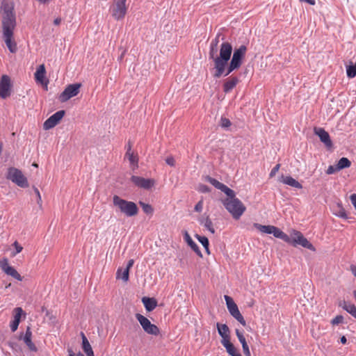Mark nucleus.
<instances>
[{
  "label": "nucleus",
  "mask_w": 356,
  "mask_h": 356,
  "mask_svg": "<svg viewBox=\"0 0 356 356\" xmlns=\"http://www.w3.org/2000/svg\"><path fill=\"white\" fill-rule=\"evenodd\" d=\"M1 16L2 39L11 53L17 50V43L14 39V30L16 26V16L14 10V3L12 1L3 0L0 8Z\"/></svg>",
  "instance_id": "f257e3e1"
},
{
  "label": "nucleus",
  "mask_w": 356,
  "mask_h": 356,
  "mask_svg": "<svg viewBox=\"0 0 356 356\" xmlns=\"http://www.w3.org/2000/svg\"><path fill=\"white\" fill-rule=\"evenodd\" d=\"M218 38L219 35H217L211 41L209 53V58L213 61L215 69L213 76L215 78H220L224 74L233 51L232 44L228 42H224L220 44V54L218 55Z\"/></svg>",
  "instance_id": "f03ea898"
},
{
  "label": "nucleus",
  "mask_w": 356,
  "mask_h": 356,
  "mask_svg": "<svg viewBox=\"0 0 356 356\" xmlns=\"http://www.w3.org/2000/svg\"><path fill=\"white\" fill-rule=\"evenodd\" d=\"M113 204L118 211L127 217L135 216L138 213V208L135 202L124 200L117 195L113 197Z\"/></svg>",
  "instance_id": "7ed1b4c3"
},
{
  "label": "nucleus",
  "mask_w": 356,
  "mask_h": 356,
  "mask_svg": "<svg viewBox=\"0 0 356 356\" xmlns=\"http://www.w3.org/2000/svg\"><path fill=\"white\" fill-rule=\"evenodd\" d=\"M227 197H228L223 201V204L226 209L232 214L233 218L238 220L245 212L246 208L242 202L236 197L234 192L233 196Z\"/></svg>",
  "instance_id": "20e7f679"
},
{
  "label": "nucleus",
  "mask_w": 356,
  "mask_h": 356,
  "mask_svg": "<svg viewBox=\"0 0 356 356\" xmlns=\"http://www.w3.org/2000/svg\"><path fill=\"white\" fill-rule=\"evenodd\" d=\"M247 47L245 45H241L238 48L234 49L230 63H227L226 66L227 68L225 76H227L233 71L240 68L245 57Z\"/></svg>",
  "instance_id": "39448f33"
},
{
  "label": "nucleus",
  "mask_w": 356,
  "mask_h": 356,
  "mask_svg": "<svg viewBox=\"0 0 356 356\" xmlns=\"http://www.w3.org/2000/svg\"><path fill=\"white\" fill-rule=\"evenodd\" d=\"M127 1V0H112L109 12L115 20H122L125 17L129 8Z\"/></svg>",
  "instance_id": "423d86ee"
},
{
  "label": "nucleus",
  "mask_w": 356,
  "mask_h": 356,
  "mask_svg": "<svg viewBox=\"0 0 356 356\" xmlns=\"http://www.w3.org/2000/svg\"><path fill=\"white\" fill-rule=\"evenodd\" d=\"M6 177L21 188H27L29 186L27 178L21 170L16 168H9L7 170Z\"/></svg>",
  "instance_id": "0eeeda50"
},
{
  "label": "nucleus",
  "mask_w": 356,
  "mask_h": 356,
  "mask_svg": "<svg viewBox=\"0 0 356 356\" xmlns=\"http://www.w3.org/2000/svg\"><path fill=\"white\" fill-rule=\"evenodd\" d=\"M288 241H284L292 244L294 246L300 245L303 248L311 250H315L313 245L303 236L300 232L293 230L291 236H288Z\"/></svg>",
  "instance_id": "6e6552de"
},
{
  "label": "nucleus",
  "mask_w": 356,
  "mask_h": 356,
  "mask_svg": "<svg viewBox=\"0 0 356 356\" xmlns=\"http://www.w3.org/2000/svg\"><path fill=\"white\" fill-rule=\"evenodd\" d=\"M253 226L262 233L272 234L276 238L283 241H288V235L273 225H262L259 223H254Z\"/></svg>",
  "instance_id": "1a4fd4ad"
},
{
  "label": "nucleus",
  "mask_w": 356,
  "mask_h": 356,
  "mask_svg": "<svg viewBox=\"0 0 356 356\" xmlns=\"http://www.w3.org/2000/svg\"><path fill=\"white\" fill-rule=\"evenodd\" d=\"M136 318L140 323L145 332L153 336H158L160 334L159 328L150 321L140 314H136Z\"/></svg>",
  "instance_id": "9d476101"
},
{
  "label": "nucleus",
  "mask_w": 356,
  "mask_h": 356,
  "mask_svg": "<svg viewBox=\"0 0 356 356\" xmlns=\"http://www.w3.org/2000/svg\"><path fill=\"white\" fill-rule=\"evenodd\" d=\"M81 87V83H74L67 86L63 92L60 95L59 99L61 102H65L70 98L76 96Z\"/></svg>",
  "instance_id": "9b49d317"
},
{
  "label": "nucleus",
  "mask_w": 356,
  "mask_h": 356,
  "mask_svg": "<svg viewBox=\"0 0 356 356\" xmlns=\"http://www.w3.org/2000/svg\"><path fill=\"white\" fill-rule=\"evenodd\" d=\"M12 83L9 76L3 74L0 79V98L6 99L11 95Z\"/></svg>",
  "instance_id": "f8f14e48"
},
{
  "label": "nucleus",
  "mask_w": 356,
  "mask_h": 356,
  "mask_svg": "<svg viewBox=\"0 0 356 356\" xmlns=\"http://www.w3.org/2000/svg\"><path fill=\"white\" fill-rule=\"evenodd\" d=\"M131 181L138 187L144 189H150L155 184V180L154 179H145L139 176H132Z\"/></svg>",
  "instance_id": "ddd939ff"
},
{
  "label": "nucleus",
  "mask_w": 356,
  "mask_h": 356,
  "mask_svg": "<svg viewBox=\"0 0 356 356\" xmlns=\"http://www.w3.org/2000/svg\"><path fill=\"white\" fill-rule=\"evenodd\" d=\"M65 114L64 110H60L53 114L46 120V129H49L56 126L63 119Z\"/></svg>",
  "instance_id": "4468645a"
},
{
  "label": "nucleus",
  "mask_w": 356,
  "mask_h": 356,
  "mask_svg": "<svg viewBox=\"0 0 356 356\" xmlns=\"http://www.w3.org/2000/svg\"><path fill=\"white\" fill-rule=\"evenodd\" d=\"M218 334L222 337L221 343L225 344L230 342V331L229 327L226 324H216Z\"/></svg>",
  "instance_id": "2eb2a0df"
},
{
  "label": "nucleus",
  "mask_w": 356,
  "mask_h": 356,
  "mask_svg": "<svg viewBox=\"0 0 356 356\" xmlns=\"http://www.w3.org/2000/svg\"><path fill=\"white\" fill-rule=\"evenodd\" d=\"M209 182L212 184L215 188L220 190L223 193H225L227 196H233L234 195V191L228 188L226 185L218 181L217 179L212 178V177H208Z\"/></svg>",
  "instance_id": "dca6fc26"
},
{
  "label": "nucleus",
  "mask_w": 356,
  "mask_h": 356,
  "mask_svg": "<svg viewBox=\"0 0 356 356\" xmlns=\"http://www.w3.org/2000/svg\"><path fill=\"white\" fill-rule=\"evenodd\" d=\"M32 332L29 327H27L24 334H22L19 339L23 340L29 349L31 351H36L37 348L31 341Z\"/></svg>",
  "instance_id": "f3484780"
},
{
  "label": "nucleus",
  "mask_w": 356,
  "mask_h": 356,
  "mask_svg": "<svg viewBox=\"0 0 356 356\" xmlns=\"http://www.w3.org/2000/svg\"><path fill=\"white\" fill-rule=\"evenodd\" d=\"M314 133L317 135L321 140L327 146L331 147L332 143L330 140L329 134L323 128H315Z\"/></svg>",
  "instance_id": "a211bd4d"
},
{
  "label": "nucleus",
  "mask_w": 356,
  "mask_h": 356,
  "mask_svg": "<svg viewBox=\"0 0 356 356\" xmlns=\"http://www.w3.org/2000/svg\"><path fill=\"white\" fill-rule=\"evenodd\" d=\"M13 314H14V319L13 321L10 323V329L13 332H15L17 330V327H18V325L20 323V319H21V317L24 314V311L22 310V309L21 307H16L14 310H13Z\"/></svg>",
  "instance_id": "6ab92c4d"
},
{
  "label": "nucleus",
  "mask_w": 356,
  "mask_h": 356,
  "mask_svg": "<svg viewBox=\"0 0 356 356\" xmlns=\"http://www.w3.org/2000/svg\"><path fill=\"white\" fill-rule=\"evenodd\" d=\"M183 236L185 242L188 244V246L200 257H202V252L198 247V245L193 241L188 232L186 230L183 231Z\"/></svg>",
  "instance_id": "aec40b11"
},
{
  "label": "nucleus",
  "mask_w": 356,
  "mask_h": 356,
  "mask_svg": "<svg viewBox=\"0 0 356 356\" xmlns=\"http://www.w3.org/2000/svg\"><path fill=\"white\" fill-rule=\"evenodd\" d=\"M227 309H228L230 314L236 320H237L243 326H245L246 325V322H245L243 316L241 314V312H240V311H239L236 304H234L233 305H232L231 307H228Z\"/></svg>",
  "instance_id": "412c9836"
},
{
  "label": "nucleus",
  "mask_w": 356,
  "mask_h": 356,
  "mask_svg": "<svg viewBox=\"0 0 356 356\" xmlns=\"http://www.w3.org/2000/svg\"><path fill=\"white\" fill-rule=\"evenodd\" d=\"M235 332H236V335L238 341H240V343L242 345L243 351L244 355L245 356H251V353H250L249 347L248 346V343L246 342L245 338L243 335V333L241 331H240L238 329H236Z\"/></svg>",
  "instance_id": "4be33fe9"
},
{
  "label": "nucleus",
  "mask_w": 356,
  "mask_h": 356,
  "mask_svg": "<svg viewBox=\"0 0 356 356\" xmlns=\"http://www.w3.org/2000/svg\"><path fill=\"white\" fill-rule=\"evenodd\" d=\"M34 79L37 84L44 86V64H41L34 74Z\"/></svg>",
  "instance_id": "5701e85b"
},
{
  "label": "nucleus",
  "mask_w": 356,
  "mask_h": 356,
  "mask_svg": "<svg viewBox=\"0 0 356 356\" xmlns=\"http://www.w3.org/2000/svg\"><path fill=\"white\" fill-rule=\"evenodd\" d=\"M280 181L296 188L300 189L302 188V184L291 176L282 175Z\"/></svg>",
  "instance_id": "b1692460"
},
{
  "label": "nucleus",
  "mask_w": 356,
  "mask_h": 356,
  "mask_svg": "<svg viewBox=\"0 0 356 356\" xmlns=\"http://www.w3.org/2000/svg\"><path fill=\"white\" fill-rule=\"evenodd\" d=\"M239 82V79L236 76H231L227 79L223 84V91L225 93L229 92Z\"/></svg>",
  "instance_id": "393cba45"
},
{
  "label": "nucleus",
  "mask_w": 356,
  "mask_h": 356,
  "mask_svg": "<svg viewBox=\"0 0 356 356\" xmlns=\"http://www.w3.org/2000/svg\"><path fill=\"white\" fill-rule=\"evenodd\" d=\"M200 223L207 228L211 234L215 233L213 222L207 215H203L199 220Z\"/></svg>",
  "instance_id": "a878e982"
},
{
  "label": "nucleus",
  "mask_w": 356,
  "mask_h": 356,
  "mask_svg": "<svg viewBox=\"0 0 356 356\" xmlns=\"http://www.w3.org/2000/svg\"><path fill=\"white\" fill-rule=\"evenodd\" d=\"M142 302L147 312H152L157 306V301L153 298L143 297Z\"/></svg>",
  "instance_id": "bb28decb"
},
{
  "label": "nucleus",
  "mask_w": 356,
  "mask_h": 356,
  "mask_svg": "<svg viewBox=\"0 0 356 356\" xmlns=\"http://www.w3.org/2000/svg\"><path fill=\"white\" fill-rule=\"evenodd\" d=\"M82 335V348L84 353L87 356H92L94 355V353L92 348L87 339L86 337L83 333H81Z\"/></svg>",
  "instance_id": "cd10ccee"
},
{
  "label": "nucleus",
  "mask_w": 356,
  "mask_h": 356,
  "mask_svg": "<svg viewBox=\"0 0 356 356\" xmlns=\"http://www.w3.org/2000/svg\"><path fill=\"white\" fill-rule=\"evenodd\" d=\"M339 306L356 318V307L355 305L343 300L339 303Z\"/></svg>",
  "instance_id": "c85d7f7f"
},
{
  "label": "nucleus",
  "mask_w": 356,
  "mask_h": 356,
  "mask_svg": "<svg viewBox=\"0 0 356 356\" xmlns=\"http://www.w3.org/2000/svg\"><path fill=\"white\" fill-rule=\"evenodd\" d=\"M125 158H127L133 170L138 168V157L134 152H126Z\"/></svg>",
  "instance_id": "c756f323"
},
{
  "label": "nucleus",
  "mask_w": 356,
  "mask_h": 356,
  "mask_svg": "<svg viewBox=\"0 0 356 356\" xmlns=\"http://www.w3.org/2000/svg\"><path fill=\"white\" fill-rule=\"evenodd\" d=\"M333 213L339 218H341L343 219L348 218V215L346 213V211L344 209V208L342 207L341 204H340V203H337L336 204V206H334Z\"/></svg>",
  "instance_id": "7c9ffc66"
},
{
  "label": "nucleus",
  "mask_w": 356,
  "mask_h": 356,
  "mask_svg": "<svg viewBox=\"0 0 356 356\" xmlns=\"http://www.w3.org/2000/svg\"><path fill=\"white\" fill-rule=\"evenodd\" d=\"M225 348L227 352L232 356H241V353H238V350L233 345V343L230 341L225 344L222 345Z\"/></svg>",
  "instance_id": "2f4dec72"
},
{
  "label": "nucleus",
  "mask_w": 356,
  "mask_h": 356,
  "mask_svg": "<svg viewBox=\"0 0 356 356\" xmlns=\"http://www.w3.org/2000/svg\"><path fill=\"white\" fill-rule=\"evenodd\" d=\"M129 271L128 269H121L119 268L116 273V278L122 279L124 282H127L129 280Z\"/></svg>",
  "instance_id": "473e14b6"
},
{
  "label": "nucleus",
  "mask_w": 356,
  "mask_h": 356,
  "mask_svg": "<svg viewBox=\"0 0 356 356\" xmlns=\"http://www.w3.org/2000/svg\"><path fill=\"white\" fill-rule=\"evenodd\" d=\"M351 165L350 161L348 160V159L346 157H343L339 159L338 163H337V169H339V170H341L343 168H349Z\"/></svg>",
  "instance_id": "72a5a7b5"
},
{
  "label": "nucleus",
  "mask_w": 356,
  "mask_h": 356,
  "mask_svg": "<svg viewBox=\"0 0 356 356\" xmlns=\"http://www.w3.org/2000/svg\"><path fill=\"white\" fill-rule=\"evenodd\" d=\"M139 205L141 207L143 212L147 215H152L154 213V208L149 204L145 203L142 201L139 202Z\"/></svg>",
  "instance_id": "f704fd0d"
},
{
  "label": "nucleus",
  "mask_w": 356,
  "mask_h": 356,
  "mask_svg": "<svg viewBox=\"0 0 356 356\" xmlns=\"http://www.w3.org/2000/svg\"><path fill=\"white\" fill-rule=\"evenodd\" d=\"M346 73L349 78H353L356 76V63H353L351 62L346 67Z\"/></svg>",
  "instance_id": "c9c22d12"
},
{
  "label": "nucleus",
  "mask_w": 356,
  "mask_h": 356,
  "mask_svg": "<svg viewBox=\"0 0 356 356\" xmlns=\"http://www.w3.org/2000/svg\"><path fill=\"white\" fill-rule=\"evenodd\" d=\"M195 237L197 238V240L202 243V245L204 246V248L206 250V252L207 254H210L209 249V240L206 236H202L198 234L195 236Z\"/></svg>",
  "instance_id": "e433bc0d"
},
{
  "label": "nucleus",
  "mask_w": 356,
  "mask_h": 356,
  "mask_svg": "<svg viewBox=\"0 0 356 356\" xmlns=\"http://www.w3.org/2000/svg\"><path fill=\"white\" fill-rule=\"evenodd\" d=\"M5 273L7 275L12 276L18 280H22V277H21L20 275L17 273V271L13 267L10 266L8 268H7V270H6Z\"/></svg>",
  "instance_id": "4c0bfd02"
},
{
  "label": "nucleus",
  "mask_w": 356,
  "mask_h": 356,
  "mask_svg": "<svg viewBox=\"0 0 356 356\" xmlns=\"http://www.w3.org/2000/svg\"><path fill=\"white\" fill-rule=\"evenodd\" d=\"M13 245L15 249V252L12 253V257H15L17 254L22 252L23 248L17 241H15Z\"/></svg>",
  "instance_id": "58836bf2"
},
{
  "label": "nucleus",
  "mask_w": 356,
  "mask_h": 356,
  "mask_svg": "<svg viewBox=\"0 0 356 356\" xmlns=\"http://www.w3.org/2000/svg\"><path fill=\"white\" fill-rule=\"evenodd\" d=\"M10 266L7 259L4 258L0 261V268L5 272Z\"/></svg>",
  "instance_id": "ea45409f"
},
{
  "label": "nucleus",
  "mask_w": 356,
  "mask_h": 356,
  "mask_svg": "<svg viewBox=\"0 0 356 356\" xmlns=\"http://www.w3.org/2000/svg\"><path fill=\"white\" fill-rule=\"evenodd\" d=\"M343 317L341 315H338L331 321V323L333 325H338L339 323H341L343 322Z\"/></svg>",
  "instance_id": "a19ab883"
},
{
  "label": "nucleus",
  "mask_w": 356,
  "mask_h": 356,
  "mask_svg": "<svg viewBox=\"0 0 356 356\" xmlns=\"http://www.w3.org/2000/svg\"><path fill=\"white\" fill-rule=\"evenodd\" d=\"M337 171H339V169H337V165H330L326 170V173L327 175H332V174L335 173Z\"/></svg>",
  "instance_id": "79ce46f5"
},
{
  "label": "nucleus",
  "mask_w": 356,
  "mask_h": 356,
  "mask_svg": "<svg viewBox=\"0 0 356 356\" xmlns=\"http://www.w3.org/2000/svg\"><path fill=\"white\" fill-rule=\"evenodd\" d=\"M231 125V122L229 119L222 118H221V126L222 127L227 128Z\"/></svg>",
  "instance_id": "37998d69"
},
{
  "label": "nucleus",
  "mask_w": 356,
  "mask_h": 356,
  "mask_svg": "<svg viewBox=\"0 0 356 356\" xmlns=\"http://www.w3.org/2000/svg\"><path fill=\"white\" fill-rule=\"evenodd\" d=\"M280 164H277L270 171V174H269V176L270 177H273L274 176H275V175L277 174V172L279 171L280 170Z\"/></svg>",
  "instance_id": "c03bdc74"
},
{
  "label": "nucleus",
  "mask_w": 356,
  "mask_h": 356,
  "mask_svg": "<svg viewBox=\"0 0 356 356\" xmlns=\"http://www.w3.org/2000/svg\"><path fill=\"white\" fill-rule=\"evenodd\" d=\"M225 300L226 301V305H227V308L231 307L234 304H236L234 302L233 299L231 297L228 296H225Z\"/></svg>",
  "instance_id": "a18cd8bd"
},
{
  "label": "nucleus",
  "mask_w": 356,
  "mask_h": 356,
  "mask_svg": "<svg viewBox=\"0 0 356 356\" xmlns=\"http://www.w3.org/2000/svg\"><path fill=\"white\" fill-rule=\"evenodd\" d=\"M194 209L197 212H201L203 209V201L202 200L199 201L195 206Z\"/></svg>",
  "instance_id": "49530a36"
},
{
  "label": "nucleus",
  "mask_w": 356,
  "mask_h": 356,
  "mask_svg": "<svg viewBox=\"0 0 356 356\" xmlns=\"http://www.w3.org/2000/svg\"><path fill=\"white\" fill-rule=\"evenodd\" d=\"M165 163L170 166H175V160L172 156H168L165 159Z\"/></svg>",
  "instance_id": "de8ad7c7"
},
{
  "label": "nucleus",
  "mask_w": 356,
  "mask_h": 356,
  "mask_svg": "<svg viewBox=\"0 0 356 356\" xmlns=\"http://www.w3.org/2000/svg\"><path fill=\"white\" fill-rule=\"evenodd\" d=\"M134 263V259H130V260L128 261V264H127V268H126L125 269H128V270L129 271V269L133 266Z\"/></svg>",
  "instance_id": "09e8293b"
},
{
  "label": "nucleus",
  "mask_w": 356,
  "mask_h": 356,
  "mask_svg": "<svg viewBox=\"0 0 356 356\" xmlns=\"http://www.w3.org/2000/svg\"><path fill=\"white\" fill-rule=\"evenodd\" d=\"M61 23V18L58 17L54 19V24L56 26L59 25Z\"/></svg>",
  "instance_id": "8fccbe9b"
},
{
  "label": "nucleus",
  "mask_w": 356,
  "mask_h": 356,
  "mask_svg": "<svg viewBox=\"0 0 356 356\" xmlns=\"http://www.w3.org/2000/svg\"><path fill=\"white\" fill-rule=\"evenodd\" d=\"M352 273L354 275V276L356 277V266H352L350 267Z\"/></svg>",
  "instance_id": "3c124183"
},
{
  "label": "nucleus",
  "mask_w": 356,
  "mask_h": 356,
  "mask_svg": "<svg viewBox=\"0 0 356 356\" xmlns=\"http://www.w3.org/2000/svg\"><path fill=\"white\" fill-rule=\"evenodd\" d=\"M35 193H36V194H37V195H38V198H39V202H40V203H41V202H42V199H41L40 194V193H39L38 190L37 188H35Z\"/></svg>",
  "instance_id": "603ef678"
},
{
  "label": "nucleus",
  "mask_w": 356,
  "mask_h": 356,
  "mask_svg": "<svg viewBox=\"0 0 356 356\" xmlns=\"http://www.w3.org/2000/svg\"><path fill=\"white\" fill-rule=\"evenodd\" d=\"M346 341H347V339L345 336H343L341 337V343L345 344L346 343Z\"/></svg>",
  "instance_id": "864d4df0"
},
{
  "label": "nucleus",
  "mask_w": 356,
  "mask_h": 356,
  "mask_svg": "<svg viewBox=\"0 0 356 356\" xmlns=\"http://www.w3.org/2000/svg\"><path fill=\"white\" fill-rule=\"evenodd\" d=\"M70 356H75L72 350L70 351ZM76 356H84L82 353H79Z\"/></svg>",
  "instance_id": "5fc2aeb1"
},
{
  "label": "nucleus",
  "mask_w": 356,
  "mask_h": 356,
  "mask_svg": "<svg viewBox=\"0 0 356 356\" xmlns=\"http://www.w3.org/2000/svg\"><path fill=\"white\" fill-rule=\"evenodd\" d=\"M127 152H134L131 151V145L130 143L128 144Z\"/></svg>",
  "instance_id": "6e6d98bb"
},
{
  "label": "nucleus",
  "mask_w": 356,
  "mask_h": 356,
  "mask_svg": "<svg viewBox=\"0 0 356 356\" xmlns=\"http://www.w3.org/2000/svg\"><path fill=\"white\" fill-rule=\"evenodd\" d=\"M10 346L13 350H15V346L13 343H10Z\"/></svg>",
  "instance_id": "4d7b16f0"
},
{
  "label": "nucleus",
  "mask_w": 356,
  "mask_h": 356,
  "mask_svg": "<svg viewBox=\"0 0 356 356\" xmlns=\"http://www.w3.org/2000/svg\"><path fill=\"white\" fill-rule=\"evenodd\" d=\"M47 84H48V81L46 80V83H45L46 88L47 87Z\"/></svg>",
  "instance_id": "13d9d810"
},
{
  "label": "nucleus",
  "mask_w": 356,
  "mask_h": 356,
  "mask_svg": "<svg viewBox=\"0 0 356 356\" xmlns=\"http://www.w3.org/2000/svg\"><path fill=\"white\" fill-rule=\"evenodd\" d=\"M38 1L42 2V3L44 2V0H38Z\"/></svg>",
  "instance_id": "bf43d9fd"
}]
</instances>
